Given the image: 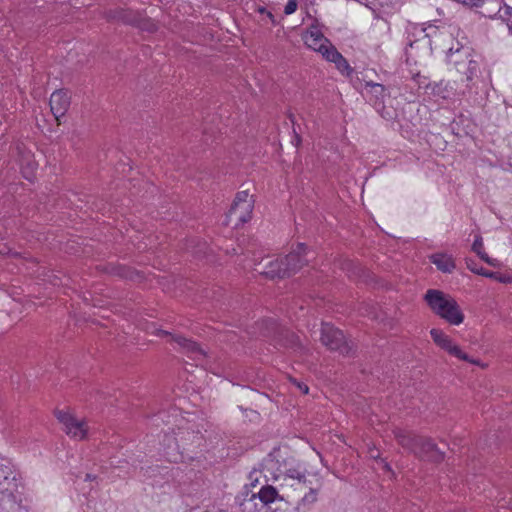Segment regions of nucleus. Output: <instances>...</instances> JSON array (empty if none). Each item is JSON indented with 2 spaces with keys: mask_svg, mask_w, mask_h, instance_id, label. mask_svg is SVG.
Wrapping results in <instances>:
<instances>
[{
  "mask_svg": "<svg viewBox=\"0 0 512 512\" xmlns=\"http://www.w3.org/2000/svg\"><path fill=\"white\" fill-rule=\"evenodd\" d=\"M286 486L291 488L287 497L297 500L298 510L309 509L316 501L319 485H314L306 474L298 469H289L284 477Z\"/></svg>",
  "mask_w": 512,
  "mask_h": 512,
  "instance_id": "1",
  "label": "nucleus"
},
{
  "mask_svg": "<svg viewBox=\"0 0 512 512\" xmlns=\"http://www.w3.org/2000/svg\"><path fill=\"white\" fill-rule=\"evenodd\" d=\"M424 299L435 314L450 324L459 325L463 322L464 315L451 296L442 291L430 289L426 292Z\"/></svg>",
  "mask_w": 512,
  "mask_h": 512,
  "instance_id": "2",
  "label": "nucleus"
},
{
  "mask_svg": "<svg viewBox=\"0 0 512 512\" xmlns=\"http://www.w3.org/2000/svg\"><path fill=\"white\" fill-rule=\"evenodd\" d=\"M254 208L253 196L248 191L238 192L227 213L226 224H231L235 228L243 225L251 219Z\"/></svg>",
  "mask_w": 512,
  "mask_h": 512,
  "instance_id": "3",
  "label": "nucleus"
},
{
  "mask_svg": "<svg viewBox=\"0 0 512 512\" xmlns=\"http://www.w3.org/2000/svg\"><path fill=\"white\" fill-rule=\"evenodd\" d=\"M321 342L330 350L338 351L343 355H347L351 351V346L346 341L343 332L329 324L322 326Z\"/></svg>",
  "mask_w": 512,
  "mask_h": 512,
  "instance_id": "4",
  "label": "nucleus"
},
{
  "mask_svg": "<svg viewBox=\"0 0 512 512\" xmlns=\"http://www.w3.org/2000/svg\"><path fill=\"white\" fill-rule=\"evenodd\" d=\"M55 416L63 425L64 431L68 436L77 440H82L86 437L88 430L84 420L78 419L69 412L62 410L55 411Z\"/></svg>",
  "mask_w": 512,
  "mask_h": 512,
  "instance_id": "5",
  "label": "nucleus"
},
{
  "mask_svg": "<svg viewBox=\"0 0 512 512\" xmlns=\"http://www.w3.org/2000/svg\"><path fill=\"white\" fill-rule=\"evenodd\" d=\"M277 497V491L272 486H263L258 492L246 491L243 493V498L240 505L245 512H253L256 509L254 501L259 499L263 504L273 502Z\"/></svg>",
  "mask_w": 512,
  "mask_h": 512,
  "instance_id": "6",
  "label": "nucleus"
},
{
  "mask_svg": "<svg viewBox=\"0 0 512 512\" xmlns=\"http://www.w3.org/2000/svg\"><path fill=\"white\" fill-rule=\"evenodd\" d=\"M296 258L299 259V253H290L284 258L269 261L268 264L264 266V270L261 274L270 279L285 278L287 277L288 271L292 269L290 261L295 260Z\"/></svg>",
  "mask_w": 512,
  "mask_h": 512,
  "instance_id": "7",
  "label": "nucleus"
},
{
  "mask_svg": "<svg viewBox=\"0 0 512 512\" xmlns=\"http://www.w3.org/2000/svg\"><path fill=\"white\" fill-rule=\"evenodd\" d=\"M18 479L17 475L7 466H0V493L13 497L18 492Z\"/></svg>",
  "mask_w": 512,
  "mask_h": 512,
  "instance_id": "8",
  "label": "nucleus"
},
{
  "mask_svg": "<svg viewBox=\"0 0 512 512\" xmlns=\"http://www.w3.org/2000/svg\"><path fill=\"white\" fill-rule=\"evenodd\" d=\"M268 323L271 326V332L269 331L267 335H272L277 344L283 347H294L297 344L294 333L274 321H268Z\"/></svg>",
  "mask_w": 512,
  "mask_h": 512,
  "instance_id": "9",
  "label": "nucleus"
},
{
  "mask_svg": "<svg viewBox=\"0 0 512 512\" xmlns=\"http://www.w3.org/2000/svg\"><path fill=\"white\" fill-rule=\"evenodd\" d=\"M172 340L184 349L189 358L196 361L197 364H202L206 357V352L197 343L179 335L172 336Z\"/></svg>",
  "mask_w": 512,
  "mask_h": 512,
  "instance_id": "10",
  "label": "nucleus"
},
{
  "mask_svg": "<svg viewBox=\"0 0 512 512\" xmlns=\"http://www.w3.org/2000/svg\"><path fill=\"white\" fill-rule=\"evenodd\" d=\"M69 105L70 100L65 91L58 90L52 93L50 97V109L57 121H59L60 117L65 115Z\"/></svg>",
  "mask_w": 512,
  "mask_h": 512,
  "instance_id": "11",
  "label": "nucleus"
},
{
  "mask_svg": "<svg viewBox=\"0 0 512 512\" xmlns=\"http://www.w3.org/2000/svg\"><path fill=\"white\" fill-rule=\"evenodd\" d=\"M416 455L435 462L441 461L444 458V453L437 448L431 439L425 437H421Z\"/></svg>",
  "mask_w": 512,
  "mask_h": 512,
  "instance_id": "12",
  "label": "nucleus"
},
{
  "mask_svg": "<svg viewBox=\"0 0 512 512\" xmlns=\"http://www.w3.org/2000/svg\"><path fill=\"white\" fill-rule=\"evenodd\" d=\"M322 56L330 62L335 63L338 70L344 72L348 70L349 65L346 59L337 51V49L330 43V41L320 50Z\"/></svg>",
  "mask_w": 512,
  "mask_h": 512,
  "instance_id": "13",
  "label": "nucleus"
},
{
  "mask_svg": "<svg viewBox=\"0 0 512 512\" xmlns=\"http://www.w3.org/2000/svg\"><path fill=\"white\" fill-rule=\"evenodd\" d=\"M201 436L199 433L191 432L189 430L181 429L176 434L175 441H176V447L175 450H178L180 447L183 449H187L190 446L194 445H200Z\"/></svg>",
  "mask_w": 512,
  "mask_h": 512,
  "instance_id": "14",
  "label": "nucleus"
},
{
  "mask_svg": "<svg viewBox=\"0 0 512 512\" xmlns=\"http://www.w3.org/2000/svg\"><path fill=\"white\" fill-rule=\"evenodd\" d=\"M305 44L317 51L323 50V47L327 45L329 40L317 28L310 29L304 36Z\"/></svg>",
  "mask_w": 512,
  "mask_h": 512,
  "instance_id": "15",
  "label": "nucleus"
},
{
  "mask_svg": "<svg viewBox=\"0 0 512 512\" xmlns=\"http://www.w3.org/2000/svg\"><path fill=\"white\" fill-rule=\"evenodd\" d=\"M421 437L422 436H417L407 431L400 430L396 432V438L399 444L415 454L418 453V445L421 441Z\"/></svg>",
  "mask_w": 512,
  "mask_h": 512,
  "instance_id": "16",
  "label": "nucleus"
},
{
  "mask_svg": "<svg viewBox=\"0 0 512 512\" xmlns=\"http://www.w3.org/2000/svg\"><path fill=\"white\" fill-rule=\"evenodd\" d=\"M431 262L444 273H451L455 269V263L451 256L443 253H436L430 256Z\"/></svg>",
  "mask_w": 512,
  "mask_h": 512,
  "instance_id": "17",
  "label": "nucleus"
},
{
  "mask_svg": "<svg viewBox=\"0 0 512 512\" xmlns=\"http://www.w3.org/2000/svg\"><path fill=\"white\" fill-rule=\"evenodd\" d=\"M291 253H299V259L291 260L290 266H292V269L288 271L287 277L291 276L292 274L296 273L303 265H305L308 262V259L305 258L306 256V247L304 244L299 243L297 245V248L293 250Z\"/></svg>",
  "mask_w": 512,
  "mask_h": 512,
  "instance_id": "18",
  "label": "nucleus"
},
{
  "mask_svg": "<svg viewBox=\"0 0 512 512\" xmlns=\"http://www.w3.org/2000/svg\"><path fill=\"white\" fill-rule=\"evenodd\" d=\"M112 17L135 26L139 17V13L126 9H117L113 12Z\"/></svg>",
  "mask_w": 512,
  "mask_h": 512,
  "instance_id": "19",
  "label": "nucleus"
},
{
  "mask_svg": "<svg viewBox=\"0 0 512 512\" xmlns=\"http://www.w3.org/2000/svg\"><path fill=\"white\" fill-rule=\"evenodd\" d=\"M447 352L452 355V356H455L461 360H464V361H467V362H470V363H473V364H476V365H479V362L476 361V360H473L471 359L466 353H464L459 346H457L456 344H452L450 346V348L447 350Z\"/></svg>",
  "mask_w": 512,
  "mask_h": 512,
  "instance_id": "20",
  "label": "nucleus"
},
{
  "mask_svg": "<svg viewBox=\"0 0 512 512\" xmlns=\"http://www.w3.org/2000/svg\"><path fill=\"white\" fill-rule=\"evenodd\" d=\"M447 352L452 355V356H455L461 360H464V361H467V362H470V363H473V364H476V365H479V362L476 361V360H473L471 359L466 353H464L459 346H457L456 344H452L450 346V348L447 350Z\"/></svg>",
  "mask_w": 512,
  "mask_h": 512,
  "instance_id": "21",
  "label": "nucleus"
},
{
  "mask_svg": "<svg viewBox=\"0 0 512 512\" xmlns=\"http://www.w3.org/2000/svg\"><path fill=\"white\" fill-rule=\"evenodd\" d=\"M135 26L148 32H153L156 30V25L150 19L143 17L140 13Z\"/></svg>",
  "mask_w": 512,
  "mask_h": 512,
  "instance_id": "22",
  "label": "nucleus"
},
{
  "mask_svg": "<svg viewBox=\"0 0 512 512\" xmlns=\"http://www.w3.org/2000/svg\"><path fill=\"white\" fill-rule=\"evenodd\" d=\"M467 267L474 273L478 274V275H482V276H485V277H488V278H491V277H496V273L495 272H491V271H487L485 270L484 268H477L473 261H467Z\"/></svg>",
  "mask_w": 512,
  "mask_h": 512,
  "instance_id": "23",
  "label": "nucleus"
},
{
  "mask_svg": "<svg viewBox=\"0 0 512 512\" xmlns=\"http://www.w3.org/2000/svg\"><path fill=\"white\" fill-rule=\"evenodd\" d=\"M430 334H431V337L433 339V341L439 346L440 343L443 342V340L445 338H447V335L444 334L443 331L439 330V329H432L430 331Z\"/></svg>",
  "mask_w": 512,
  "mask_h": 512,
  "instance_id": "24",
  "label": "nucleus"
},
{
  "mask_svg": "<svg viewBox=\"0 0 512 512\" xmlns=\"http://www.w3.org/2000/svg\"><path fill=\"white\" fill-rule=\"evenodd\" d=\"M430 334H431V337L433 339V341L439 346L440 343L443 342V340L445 338H447V335L444 334L443 331L439 330V329H432L430 331Z\"/></svg>",
  "mask_w": 512,
  "mask_h": 512,
  "instance_id": "25",
  "label": "nucleus"
},
{
  "mask_svg": "<svg viewBox=\"0 0 512 512\" xmlns=\"http://www.w3.org/2000/svg\"><path fill=\"white\" fill-rule=\"evenodd\" d=\"M370 92L376 97V98H383L385 93V88L381 84H371L370 85Z\"/></svg>",
  "mask_w": 512,
  "mask_h": 512,
  "instance_id": "26",
  "label": "nucleus"
},
{
  "mask_svg": "<svg viewBox=\"0 0 512 512\" xmlns=\"http://www.w3.org/2000/svg\"><path fill=\"white\" fill-rule=\"evenodd\" d=\"M478 71V64L474 60H469L468 72H467V80L473 79L476 76Z\"/></svg>",
  "mask_w": 512,
  "mask_h": 512,
  "instance_id": "27",
  "label": "nucleus"
},
{
  "mask_svg": "<svg viewBox=\"0 0 512 512\" xmlns=\"http://www.w3.org/2000/svg\"><path fill=\"white\" fill-rule=\"evenodd\" d=\"M297 9V3L295 0H289L288 3L285 6L284 12L285 14L289 15L296 11Z\"/></svg>",
  "mask_w": 512,
  "mask_h": 512,
  "instance_id": "28",
  "label": "nucleus"
},
{
  "mask_svg": "<svg viewBox=\"0 0 512 512\" xmlns=\"http://www.w3.org/2000/svg\"><path fill=\"white\" fill-rule=\"evenodd\" d=\"M483 248V241H482V237L481 236H477L473 245H472V250L475 252V253H480V251L482 250Z\"/></svg>",
  "mask_w": 512,
  "mask_h": 512,
  "instance_id": "29",
  "label": "nucleus"
},
{
  "mask_svg": "<svg viewBox=\"0 0 512 512\" xmlns=\"http://www.w3.org/2000/svg\"><path fill=\"white\" fill-rule=\"evenodd\" d=\"M479 257L491 266H495V260L491 259L483 250L477 253Z\"/></svg>",
  "mask_w": 512,
  "mask_h": 512,
  "instance_id": "30",
  "label": "nucleus"
},
{
  "mask_svg": "<svg viewBox=\"0 0 512 512\" xmlns=\"http://www.w3.org/2000/svg\"><path fill=\"white\" fill-rule=\"evenodd\" d=\"M452 344V340L447 336V338H445L443 342L439 344V347L447 351Z\"/></svg>",
  "mask_w": 512,
  "mask_h": 512,
  "instance_id": "31",
  "label": "nucleus"
},
{
  "mask_svg": "<svg viewBox=\"0 0 512 512\" xmlns=\"http://www.w3.org/2000/svg\"><path fill=\"white\" fill-rule=\"evenodd\" d=\"M504 13H505V14H509V17L506 19V21H507V26H508V28H509V31H510V32H511V34H512V9H511V10H509L508 8H506V9L504 10Z\"/></svg>",
  "mask_w": 512,
  "mask_h": 512,
  "instance_id": "32",
  "label": "nucleus"
},
{
  "mask_svg": "<svg viewBox=\"0 0 512 512\" xmlns=\"http://www.w3.org/2000/svg\"><path fill=\"white\" fill-rule=\"evenodd\" d=\"M294 384L297 386V388L303 393V394H307L308 391H309V388L306 384L304 383H300V382H297L296 380H294Z\"/></svg>",
  "mask_w": 512,
  "mask_h": 512,
  "instance_id": "33",
  "label": "nucleus"
},
{
  "mask_svg": "<svg viewBox=\"0 0 512 512\" xmlns=\"http://www.w3.org/2000/svg\"><path fill=\"white\" fill-rule=\"evenodd\" d=\"M492 278L497 280V281H499V282H501V283H509V282L512 281L510 277L498 275L497 273H496V277H492Z\"/></svg>",
  "mask_w": 512,
  "mask_h": 512,
  "instance_id": "34",
  "label": "nucleus"
},
{
  "mask_svg": "<svg viewBox=\"0 0 512 512\" xmlns=\"http://www.w3.org/2000/svg\"><path fill=\"white\" fill-rule=\"evenodd\" d=\"M95 479V476L91 475V474H86V480H94Z\"/></svg>",
  "mask_w": 512,
  "mask_h": 512,
  "instance_id": "35",
  "label": "nucleus"
},
{
  "mask_svg": "<svg viewBox=\"0 0 512 512\" xmlns=\"http://www.w3.org/2000/svg\"><path fill=\"white\" fill-rule=\"evenodd\" d=\"M300 141H301L300 137L298 135H296V145H299Z\"/></svg>",
  "mask_w": 512,
  "mask_h": 512,
  "instance_id": "36",
  "label": "nucleus"
},
{
  "mask_svg": "<svg viewBox=\"0 0 512 512\" xmlns=\"http://www.w3.org/2000/svg\"><path fill=\"white\" fill-rule=\"evenodd\" d=\"M161 333L164 335H170V333H168L167 331H162Z\"/></svg>",
  "mask_w": 512,
  "mask_h": 512,
  "instance_id": "37",
  "label": "nucleus"
}]
</instances>
